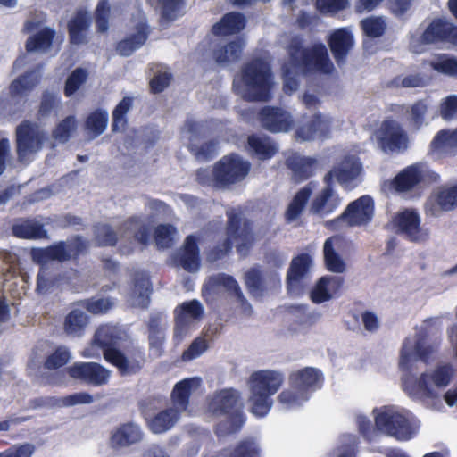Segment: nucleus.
Segmentation results:
<instances>
[{
  "instance_id": "bf43d9fd",
  "label": "nucleus",
  "mask_w": 457,
  "mask_h": 457,
  "mask_svg": "<svg viewBox=\"0 0 457 457\" xmlns=\"http://www.w3.org/2000/svg\"><path fill=\"white\" fill-rule=\"evenodd\" d=\"M87 71L83 68H76L67 78L63 93L67 97L73 96L79 87L87 81Z\"/></svg>"
},
{
  "instance_id": "0e129e2a",
  "label": "nucleus",
  "mask_w": 457,
  "mask_h": 457,
  "mask_svg": "<svg viewBox=\"0 0 457 457\" xmlns=\"http://www.w3.org/2000/svg\"><path fill=\"white\" fill-rule=\"evenodd\" d=\"M349 4V0H315V7L321 13H337Z\"/></svg>"
},
{
  "instance_id": "aec40b11",
  "label": "nucleus",
  "mask_w": 457,
  "mask_h": 457,
  "mask_svg": "<svg viewBox=\"0 0 457 457\" xmlns=\"http://www.w3.org/2000/svg\"><path fill=\"white\" fill-rule=\"evenodd\" d=\"M395 225L411 242L424 241L428 234L420 228V219L417 212L405 210L395 217Z\"/></svg>"
},
{
  "instance_id": "49530a36",
  "label": "nucleus",
  "mask_w": 457,
  "mask_h": 457,
  "mask_svg": "<svg viewBox=\"0 0 457 457\" xmlns=\"http://www.w3.org/2000/svg\"><path fill=\"white\" fill-rule=\"evenodd\" d=\"M108 112L103 109L93 111L85 120L86 129L94 137H98L106 129Z\"/></svg>"
},
{
  "instance_id": "9d476101",
  "label": "nucleus",
  "mask_w": 457,
  "mask_h": 457,
  "mask_svg": "<svg viewBox=\"0 0 457 457\" xmlns=\"http://www.w3.org/2000/svg\"><path fill=\"white\" fill-rule=\"evenodd\" d=\"M376 428L398 441H408L416 434V429L411 420L403 414L385 406L375 416Z\"/></svg>"
},
{
  "instance_id": "603ef678",
  "label": "nucleus",
  "mask_w": 457,
  "mask_h": 457,
  "mask_svg": "<svg viewBox=\"0 0 457 457\" xmlns=\"http://www.w3.org/2000/svg\"><path fill=\"white\" fill-rule=\"evenodd\" d=\"M94 239L99 247L115 246L118 243V235L109 224H97L94 229Z\"/></svg>"
},
{
  "instance_id": "2eb2a0df",
  "label": "nucleus",
  "mask_w": 457,
  "mask_h": 457,
  "mask_svg": "<svg viewBox=\"0 0 457 457\" xmlns=\"http://www.w3.org/2000/svg\"><path fill=\"white\" fill-rule=\"evenodd\" d=\"M262 127L271 133L288 132L294 126L291 114L277 106H264L258 113Z\"/></svg>"
},
{
  "instance_id": "4468645a",
  "label": "nucleus",
  "mask_w": 457,
  "mask_h": 457,
  "mask_svg": "<svg viewBox=\"0 0 457 457\" xmlns=\"http://www.w3.org/2000/svg\"><path fill=\"white\" fill-rule=\"evenodd\" d=\"M67 373L71 378L93 386L107 384L111 376V371L97 362H75L68 367Z\"/></svg>"
},
{
  "instance_id": "8fccbe9b",
  "label": "nucleus",
  "mask_w": 457,
  "mask_h": 457,
  "mask_svg": "<svg viewBox=\"0 0 457 457\" xmlns=\"http://www.w3.org/2000/svg\"><path fill=\"white\" fill-rule=\"evenodd\" d=\"M74 304L86 309L88 312L94 315H99L108 312L112 308L113 302L109 297H91L78 301Z\"/></svg>"
},
{
  "instance_id": "338daca9",
  "label": "nucleus",
  "mask_w": 457,
  "mask_h": 457,
  "mask_svg": "<svg viewBox=\"0 0 457 457\" xmlns=\"http://www.w3.org/2000/svg\"><path fill=\"white\" fill-rule=\"evenodd\" d=\"M59 102L60 99L55 93L48 90L44 91L38 107V115L40 117L49 116Z\"/></svg>"
},
{
  "instance_id": "79ce46f5",
  "label": "nucleus",
  "mask_w": 457,
  "mask_h": 457,
  "mask_svg": "<svg viewBox=\"0 0 457 457\" xmlns=\"http://www.w3.org/2000/svg\"><path fill=\"white\" fill-rule=\"evenodd\" d=\"M88 324V316L79 309L71 310L65 317L63 322L64 332L72 337H81Z\"/></svg>"
},
{
  "instance_id": "4d7b16f0",
  "label": "nucleus",
  "mask_w": 457,
  "mask_h": 457,
  "mask_svg": "<svg viewBox=\"0 0 457 457\" xmlns=\"http://www.w3.org/2000/svg\"><path fill=\"white\" fill-rule=\"evenodd\" d=\"M218 140L211 139L201 145H190L189 152L199 161L207 162L212 160L218 151Z\"/></svg>"
},
{
  "instance_id": "b1692460",
  "label": "nucleus",
  "mask_w": 457,
  "mask_h": 457,
  "mask_svg": "<svg viewBox=\"0 0 457 457\" xmlns=\"http://www.w3.org/2000/svg\"><path fill=\"white\" fill-rule=\"evenodd\" d=\"M345 239L342 236L335 235L327 238L323 245L324 265L328 271L343 273L346 264L341 255L337 253Z\"/></svg>"
},
{
  "instance_id": "ea45409f",
  "label": "nucleus",
  "mask_w": 457,
  "mask_h": 457,
  "mask_svg": "<svg viewBox=\"0 0 457 457\" xmlns=\"http://www.w3.org/2000/svg\"><path fill=\"white\" fill-rule=\"evenodd\" d=\"M328 129V121L320 113L314 114L312 119L295 130V138L299 141H308L313 139L316 135L325 134Z\"/></svg>"
},
{
  "instance_id": "09e8293b",
  "label": "nucleus",
  "mask_w": 457,
  "mask_h": 457,
  "mask_svg": "<svg viewBox=\"0 0 457 457\" xmlns=\"http://www.w3.org/2000/svg\"><path fill=\"white\" fill-rule=\"evenodd\" d=\"M71 358L70 350L64 345H60L46 357L43 366L47 370H56L64 367Z\"/></svg>"
},
{
  "instance_id": "680f3d73",
  "label": "nucleus",
  "mask_w": 457,
  "mask_h": 457,
  "mask_svg": "<svg viewBox=\"0 0 457 457\" xmlns=\"http://www.w3.org/2000/svg\"><path fill=\"white\" fill-rule=\"evenodd\" d=\"M176 228L171 224H160L154 228V237L159 248H170L173 243Z\"/></svg>"
},
{
  "instance_id": "0eeeda50",
  "label": "nucleus",
  "mask_w": 457,
  "mask_h": 457,
  "mask_svg": "<svg viewBox=\"0 0 457 457\" xmlns=\"http://www.w3.org/2000/svg\"><path fill=\"white\" fill-rule=\"evenodd\" d=\"M243 97L250 102H269L272 98L273 73L268 62L255 57L241 68Z\"/></svg>"
},
{
  "instance_id": "2f4dec72",
  "label": "nucleus",
  "mask_w": 457,
  "mask_h": 457,
  "mask_svg": "<svg viewBox=\"0 0 457 457\" xmlns=\"http://www.w3.org/2000/svg\"><path fill=\"white\" fill-rule=\"evenodd\" d=\"M246 20L243 13L230 12L212 25L211 32L216 37L230 36L239 33L245 27Z\"/></svg>"
},
{
  "instance_id": "6e6d98bb",
  "label": "nucleus",
  "mask_w": 457,
  "mask_h": 457,
  "mask_svg": "<svg viewBox=\"0 0 457 457\" xmlns=\"http://www.w3.org/2000/svg\"><path fill=\"white\" fill-rule=\"evenodd\" d=\"M77 128V120L73 115H69L62 120L52 131V137L60 143H66Z\"/></svg>"
},
{
  "instance_id": "a19ab883",
  "label": "nucleus",
  "mask_w": 457,
  "mask_h": 457,
  "mask_svg": "<svg viewBox=\"0 0 457 457\" xmlns=\"http://www.w3.org/2000/svg\"><path fill=\"white\" fill-rule=\"evenodd\" d=\"M56 32L54 29L45 27L36 34L29 36L25 43V49L29 53L47 52L54 42Z\"/></svg>"
},
{
  "instance_id": "f03ea898",
  "label": "nucleus",
  "mask_w": 457,
  "mask_h": 457,
  "mask_svg": "<svg viewBox=\"0 0 457 457\" xmlns=\"http://www.w3.org/2000/svg\"><path fill=\"white\" fill-rule=\"evenodd\" d=\"M89 246L90 243L87 239L76 235L67 240L54 242L46 247L33 248L31 250L32 260L40 265L37 276L36 291L45 295L54 286L55 280L52 276L51 270L47 267L49 262L78 263L80 257L87 253Z\"/></svg>"
},
{
  "instance_id": "6ab92c4d",
  "label": "nucleus",
  "mask_w": 457,
  "mask_h": 457,
  "mask_svg": "<svg viewBox=\"0 0 457 457\" xmlns=\"http://www.w3.org/2000/svg\"><path fill=\"white\" fill-rule=\"evenodd\" d=\"M328 45L337 65L345 62L354 45V38L347 28L335 29L328 38Z\"/></svg>"
},
{
  "instance_id": "dca6fc26",
  "label": "nucleus",
  "mask_w": 457,
  "mask_h": 457,
  "mask_svg": "<svg viewBox=\"0 0 457 457\" xmlns=\"http://www.w3.org/2000/svg\"><path fill=\"white\" fill-rule=\"evenodd\" d=\"M199 237L195 235L186 237L180 248L174 253L173 262L187 272H196L201 266Z\"/></svg>"
},
{
  "instance_id": "f8f14e48",
  "label": "nucleus",
  "mask_w": 457,
  "mask_h": 457,
  "mask_svg": "<svg viewBox=\"0 0 457 457\" xmlns=\"http://www.w3.org/2000/svg\"><path fill=\"white\" fill-rule=\"evenodd\" d=\"M376 137L384 153L403 152L408 148V135L401 124L395 120H383L376 132Z\"/></svg>"
},
{
  "instance_id": "c85d7f7f",
  "label": "nucleus",
  "mask_w": 457,
  "mask_h": 457,
  "mask_svg": "<svg viewBox=\"0 0 457 457\" xmlns=\"http://www.w3.org/2000/svg\"><path fill=\"white\" fill-rule=\"evenodd\" d=\"M12 234L21 239H48V232L43 223L36 219H19L12 226Z\"/></svg>"
},
{
  "instance_id": "20e7f679",
  "label": "nucleus",
  "mask_w": 457,
  "mask_h": 457,
  "mask_svg": "<svg viewBox=\"0 0 457 457\" xmlns=\"http://www.w3.org/2000/svg\"><path fill=\"white\" fill-rule=\"evenodd\" d=\"M287 52L290 65L301 74L329 75L335 70L328 48L321 42H316L305 47L303 39L295 37L288 44Z\"/></svg>"
},
{
  "instance_id": "1a4fd4ad",
  "label": "nucleus",
  "mask_w": 457,
  "mask_h": 457,
  "mask_svg": "<svg viewBox=\"0 0 457 457\" xmlns=\"http://www.w3.org/2000/svg\"><path fill=\"white\" fill-rule=\"evenodd\" d=\"M284 377L280 372L271 370L254 371L249 378L251 390V412L256 417H264L270 411L273 400L271 396L281 387Z\"/></svg>"
},
{
  "instance_id": "423d86ee",
  "label": "nucleus",
  "mask_w": 457,
  "mask_h": 457,
  "mask_svg": "<svg viewBox=\"0 0 457 457\" xmlns=\"http://www.w3.org/2000/svg\"><path fill=\"white\" fill-rule=\"evenodd\" d=\"M209 409L214 415L225 417L216 426L215 433L218 436L237 434L246 421L239 394L232 388L215 393L209 403Z\"/></svg>"
},
{
  "instance_id": "58836bf2",
  "label": "nucleus",
  "mask_w": 457,
  "mask_h": 457,
  "mask_svg": "<svg viewBox=\"0 0 457 457\" xmlns=\"http://www.w3.org/2000/svg\"><path fill=\"white\" fill-rule=\"evenodd\" d=\"M180 412L175 408H167L147 420L149 429L154 434H162L170 430L177 422Z\"/></svg>"
},
{
  "instance_id": "7c9ffc66",
  "label": "nucleus",
  "mask_w": 457,
  "mask_h": 457,
  "mask_svg": "<svg viewBox=\"0 0 457 457\" xmlns=\"http://www.w3.org/2000/svg\"><path fill=\"white\" fill-rule=\"evenodd\" d=\"M244 47L245 43L240 38L223 45L217 44L212 49V56L217 64L226 66L240 59Z\"/></svg>"
},
{
  "instance_id": "052dcab7",
  "label": "nucleus",
  "mask_w": 457,
  "mask_h": 457,
  "mask_svg": "<svg viewBox=\"0 0 457 457\" xmlns=\"http://www.w3.org/2000/svg\"><path fill=\"white\" fill-rule=\"evenodd\" d=\"M453 374L454 370L450 363L441 364L429 375V379L436 387H445L450 384Z\"/></svg>"
},
{
  "instance_id": "5701e85b",
  "label": "nucleus",
  "mask_w": 457,
  "mask_h": 457,
  "mask_svg": "<svg viewBox=\"0 0 457 457\" xmlns=\"http://www.w3.org/2000/svg\"><path fill=\"white\" fill-rule=\"evenodd\" d=\"M220 287H224L242 304L246 303L237 281L232 276L225 273H219L208 278L202 289L203 296H205L206 294L215 293Z\"/></svg>"
},
{
  "instance_id": "e2e57ef3",
  "label": "nucleus",
  "mask_w": 457,
  "mask_h": 457,
  "mask_svg": "<svg viewBox=\"0 0 457 457\" xmlns=\"http://www.w3.org/2000/svg\"><path fill=\"white\" fill-rule=\"evenodd\" d=\"M282 78H283V91L286 94H292L296 91L299 87V81L296 77V72L295 69L290 65L289 61L287 63H284L282 68Z\"/></svg>"
},
{
  "instance_id": "9b49d317",
  "label": "nucleus",
  "mask_w": 457,
  "mask_h": 457,
  "mask_svg": "<svg viewBox=\"0 0 457 457\" xmlns=\"http://www.w3.org/2000/svg\"><path fill=\"white\" fill-rule=\"evenodd\" d=\"M375 204L371 196L364 195L351 202L345 211L336 219L328 220V226L336 227L346 220L350 227H360L370 223L374 216Z\"/></svg>"
},
{
  "instance_id": "412c9836",
  "label": "nucleus",
  "mask_w": 457,
  "mask_h": 457,
  "mask_svg": "<svg viewBox=\"0 0 457 457\" xmlns=\"http://www.w3.org/2000/svg\"><path fill=\"white\" fill-rule=\"evenodd\" d=\"M344 286V278L337 276H323L311 291V299L314 303H322L338 295Z\"/></svg>"
},
{
  "instance_id": "a18cd8bd",
  "label": "nucleus",
  "mask_w": 457,
  "mask_h": 457,
  "mask_svg": "<svg viewBox=\"0 0 457 457\" xmlns=\"http://www.w3.org/2000/svg\"><path fill=\"white\" fill-rule=\"evenodd\" d=\"M133 97L124 96L112 111V130L113 132L124 129L128 124L127 113L132 108Z\"/></svg>"
},
{
  "instance_id": "774afa93",
  "label": "nucleus",
  "mask_w": 457,
  "mask_h": 457,
  "mask_svg": "<svg viewBox=\"0 0 457 457\" xmlns=\"http://www.w3.org/2000/svg\"><path fill=\"white\" fill-rule=\"evenodd\" d=\"M185 0H160L162 4V19L166 21H173L178 16L179 11L184 5Z\"/></svg>"
},
{
  "instance_id": "e433bc0d",
  "label": "nucleus",
  "mask_w": 457,
  "mask_h": 457,
  "mask_svg": "<svg viewBox=\"0 0 457 457\" xmlns=\"http://www.w3.org/2000/svg\"><path fill=\"white\" fill-rule=\"evenodd\" d=\"M39 71L31 70L18 76L9 86L10 96L12 98L28 96L40 83Z\"/></svg>"
},
{
  "instance_id": "de8ad7c7",
  "label": "nucleus",
  "mask_w": 457,
  "mask_h": 457,
  "mask_svg": "<svg viewBox=\"0 0 457 457\" xmlns=\"http://www.w3.org/2000/svg\"><path fill=\"white\" fill-rule=\"evenodd\" d=\"M245 283L248 292L254 297L262 296L266 290L263 276L259 268H251L245 272Z\"/></svg>"
},
{
  "instance_id": "f704fd0d",
  "label": "nucleus",
  "mask_w": 457,
  "mask_h": 457,
  "mask_svg": "<svg viewBox=\"0 0 457 457\" xmlns=\"http://www.w3.org/2000/svg\"><path fill=\"white\" fill-rule=\"evenodd\" d=\"M312 264V259L307 253H302L292 259L287 274V284L290 290L300 285L308 274Z\"/></svg>"
},
{
  "instance_id": "37998d69",
  "label": "nucleus",
  "mask_w": 457,
  "mask_h": 457,
  "mask_svg": "<svg viewBox=\"0 0 457 457\" xmlns=\"http://www.w3.org/2000/svg\"><path fill=\"white\" fill-rule=\"evenodd\" d=\"M335 169V175L340 184H347L354 180L361 171V162L353 156H345L340 165Z\"/></svg>"
},
{
  "instance_id": "c756f323",
  "label": "nucleus",
  "mask_w": 457,
  "mask_h": 457,
  "mask_svg": "<svg viewBox=\"0 0 457 457\" xmlns=\"http://www.w3.org/2000/svg\"><path fill=\"white\" fill-rule=\"evenodd\" d=\"M429 375L422 373L419 378L411 373L404 374L402 378L403 390L411 397L433 398L436 393L429 385Z\"/></svg>"
},
{
  "instance_id": "f3484780",
  "label": "nucleus",
  "mask_w": 457,
  "mask_h": 457,
  "mask_svg": "<svg viewBox=\"0 0 457 457\" xmlns=\"http://www.w3.org/2000/svg\"><path fill=\"white\" fill-rule=\"evenodd\" d=\"M424 44L451 43L457 46V25L445 18L434 19L420 37Z\"/></svg>"
},
{
  "instance_id": "a211bd4d",
  "label": "nucleus",
  "mask_w": 457,
  "mask_h": 457,
  "mask_svg": "<svg viewBox=\"0 0 457 457\" xmlns=\"http://www.w3.org/2000/svg\"><path fill=\"white\" fill-rule=\"evenodd\" d=\"M175 333L182 336L187 333L191 324L199 320L204 315V308L197 300L184 302L174 310Z\"/></svg>"
},
{
  "instance_id": "cd10ccee",
  "label": "nucleus",
  "mask_w": 457,
  "mask_h": 457,
  "mask_svg": "<svg viewBox=\"0 0 457 457\" xmlns=\"http://www.w3.org/2000/svg\"><path fill=\"white\" fill-rule=\"evenodd\" d=\"M201 381L200 378L192 377L184 378L175 384L170 394V399L175 409L180 412L188 408L190 396L193 391L199 388Z\"/></svg>"
},
{
  "instance_id": "864d4df0",
  "label": "nucleus",
  "mask_w": 457,
  "mask_h": 457,
  "mask_svg": "<svg viewBox=\"0 0 457 457\" xmlns=\"http://www.w3.org/2000/svg\"><path fill=\"white\" fill-rule=\"evenodd\" d=\"M228 457H262V451L254 439L245 438L233 446Z\"/></svg>"
},
{
  "instance_id": "3c124183",
  "label": "nucleus",
  "mask_w": 457,
  "mask_h": 457,
  "mask_svg": "<svg viewBox=\"0 0 457 457\" xmlns=\"http://www.w3.org/2000/svg\"><path fill=\"white\" fill-rule=\"evenodd\" d=\"M147 328L150 348L160 352L165 340L164 332L161 328V317L159 315L151 316Z\"/></svg>"
},
{
  "instance_id": "69168bd1",
  "label": "nucleus",
  "mask_w": 457,
  "mask_h": 457,
  "mask_svg": "<svg viewBox=\"0 0 457 457\" xmlns=\"http://www.w3.org/2000/svg\"><path fill=\"white\" fill-rule=\"evenodd\" d=\"M439 345L440 342L425 345L421 340H418L414 345V353L420 361L428 364L433 359L434 354L437 353Z\"/></svg>"
},
{
  "instance_id": "393cba45",
  "label": "nucleus",
  "mask_w": 457,
  "mask_h": 457,
  "mask_svg": "<svg viewBox=\"0 0 457 457\" xmlns=\"http://www.w3.org/2000/svg\"><path fill=\"white\" fill-rule=\"evenodd\" d=\"M341 204V197L334 188H322L312 200L311 213L324 217L333 213Z\"/></svg>"
},
{
  "instance_id": "ddd939ff",
  "label": "nucleus",
  "mask_w": 457,
  "mask_h": 457,
  "mask_svg": "<svg viewBox=\"0 0 457 457\" xmlns=\"http://www.w3.org/2000/svg\"><path fill=\"white\" fill-rule=\"evenodd\" d=\"M47 139V134L38 129L37 125L24 120L16 128V148L19 160L22 161L29 154L38 152Z\"/></svg>"
},
{
  "instance_id": "5fc2aeb1",
  "label": "nucleus",
  "mask_w": 457,
  "mask_h": 457,
  "mask_svg": "<svg viewBox=\"0 0 457 457\" xmlns=\"http://www.w3.org/2000/svg\"><path fill=\"white\" fill-rule=\"evenodd\" d=\"M360 26L367 37L378 38L382 37L386 29L385 20L380 16L368 17L361 21Z\"/></svg>"
},
{
  "instance_id": "4be33fe9",
  "label": "nucleus",
  "mask_w": 457,
  "mask_h": 457,
  "mask_svg": "<svg viewBox=\"0 0 457 457\" xmlns=\"http://www.w3.org/2000/svg\"><path fill=\"white\" fill-rule=\"evenodd\" d=\"M429 151L437 158L455 156L457 154V128L439 130L429 145Z\"/></svg>"
},
{
  "instance_id": "7ed1b4c3",
  "label": "nucleus",
  "mask_w": 457,
  "mask_h": 457,
  "mask_svg": "<svg viewBox=\"0 0 457 457\" xmlns=\"http://www.w3.org/2000/svg\"><path fill=\"white\" fill-rule=\"evenodd\" d=\"M251 163L237 153H230L217 161L212 170L199 168L195 180L202 187L225 190L243 181L249 174Z\"/></svg>"
},
{
  "instance_id": "6e6552de",
  "label": "nucleus",
  "mask_w": 457,
  "mask_h": 457,
  "mask_svg": "<svg viewBox=\"0 0 457 457\" xmlns=\"http://www.w3.org/2000/svg\"><path fill=\"white\" fill-rule=\"evenodd\" d=\"M289 388L283 390L278 401L287 409L300 407L307 402L311 395L321 388L324 377L316 368L305 367L289 375Z\"/></svg>"
},
{
  "instance_id": "a878e982",
  "label": "nucleus",
  "mask_w": 457,
  "mask_h": 457,
  "mask_svg": "<svg viewBox=\"0 0 457 457\" xmlns=\"http://www.w3.org/2000/svg\"><path fill=\"white\" fill-rule=\"evenodd\" d=\"M91 26V17L86 10H78L67 24L69 40L71 45L87 42V32Z\"/></svg>"
},
{
  "instance_id": "13d9d810",
  "label": "nucleus",
  "mask_w": 457,
  "mask_h": 457,
  "mask_svg": "<svg viewBox=\"0 0 457 457\" xmlns=\"http://www.w3.org/2000/svg\"><path fill=\"white\" fill-rule=\"evenodd\" d=\"M437 204L441 210L449 212L457 207V184L441 187L436 193Z\"/></svg>"
},
{
  "instance_id": "72a5a7b5",
  "label": "nucleus",
  "mask_w": 457,
  "mask_h": 457,
  "mask_svg": "<svg viewBox=\"0 0 457 457\" xmlns=\"http://www.w3.org/2000/svg\"><path fill=\"white\" fill-rule=\"evenodd\" d=\"M248 153L259 160L271 159L278 151L277 144L267 136L252 134L247 137Z\"/></svg>"
},
{
  "instance_id": "473e14b6",
  "label": "nucleus",
  "mask_w": 457,
  "mask_h": 457,
  "mask_svg": "<svg viewBox=\"0 0 457 457\" xmlns=\"http://www.w3.org/2000/svg\"><path fill=\"white\" fill-rule=\"evenodd\" d=\"M317 164L318 162L315 158L297 154H293L286 160V165L292 171L293 179L297 183L312 177Z\"/></svg>"
},
{
  "instance_id": "f257e3e1",
  "label": "nucleus",
  "mask_w": 457,
  "mask_h": 457,
  "mask_svg": "<svg viewBox=\"0 0 457 457\" xmlns=\"http://www.w3.org/2000/svg\"><path fill=\"white\" fill-rule=\"evenodd\" d=\"M120 340V330L111 325L99 327L94 335V342L102 350L104 359L117 369L120 376L139 374L146 363L145 349L132 343L121 350L118 347Z\"/></svg>"
},
{
  "instance_id": "bb28decb",
  "label": "nucleus",
  "mask_w": 457,
  "mask_h": 457,
  "mask_svg": "<svg viewBox=\"0 0 457 457\" xmlns=\"http://www.w3.org/2000/svg\"><path fill=\"white\" fill-rule=\"evenodd\" d=\"M425 180L422 165L414 163L402 170L392 180V186L397 192H407Z\"/></svg>"
},
{
  "instance_id": "c9c22d12",
  "label": "nucleus",
  "mask_w": 457,
  "mask_h": 457,
  "mask_svg": "<svg viewBox=\"0 0 457 457\" xmlns=\"http://www.w3.org/2000/svg\"><path fill=\"white\" fill-rule=\"evenodd\" d=\"M137 32L119 41L116 46L117 53L121 56H129L146 42L150 34L149 27L145 22H139L136 26Z\"/></svg>"
},
{
  "instance_id": "39448f33",
  "label": "nucleus",
  "mask_w": 457,
  "mask_h": 457,
  "mask_svg": "<svg viewBox=\"0 0 457 457\" xmlns=\"http://www.w3.org/2000/svg\"><path fill=\"white\" fill-rule=\"evenodd\" d=\"M227 237L211 247L206 252V260L210 263L217 262L227 257L233 248V242H237V251L243 253L250 249L254 242L253 222L242 217L240 213L228 214L226 227Z\"/></svg>"
},
{
  "instance_id": "c03bdc74",
  "label": "nucleus",
  "mask_w": 457,
  "mask_h": 457,
  "mask_svg": "<svg viewBox=\"0 0 457 457\" xmlns=\"http://www.w3.org/2000/svg\"><path fill=\"white\" fill-rule=\"evenodd\" d=\"M312 182L301 188L293 197L287 211L286 218L288 221L296 220L303 212L312 193Z\"/></svg>"
},
{
  "instance_id": "4c0bfd02",
  "label": "nucleus",
  "mask_w": 457,
  "mask_h": 457,
  "mask_svg": "<svg viewBox=\"0 0 457 457\" xmlns=\"http://www.w3.org/2000/svg\"><path fill=\"white\" fill-rule=\"evenodd\" d=\"M143 438V433L138 425L132 422L120 425L111 436L113 446H129L138 443Z\"/></svg>"
}]
</instances>
